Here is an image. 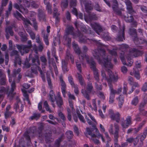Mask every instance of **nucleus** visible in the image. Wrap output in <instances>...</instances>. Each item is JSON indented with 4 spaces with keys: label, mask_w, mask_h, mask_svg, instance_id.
<instances>
[{
    "label": "nucleus",
    "mask_w": 147,
    "mask_h": 147,
    "mask_svg": "<svg viewBox=\"0 0 147 147\" xmlns=\"http://www.w3.org/2000/svg\"><path fill=\"white\" fill-rule=\"evenodd\" d=\"M95 129H96V135L94 134H92V131H90V129L88 128L87 129V132L88 134L90 135L92 137V139L94 141V142L96 144H98L99 143V141L98 140L96 139H95V138H101L102 141L104 142L105 140L102 135L99 134L98 131L97 129H96L95 128Z\"/></svg>",
    "instance_id": "f257e3e1"
},
{
    "label": "nucleus",
    "mask_w": 147,
    "mask_h": 147,
    "mask_svg": "<svg viewBox=\"0 0 147 147\" xmlns=\"http://www.w3.org/2000/svg\"><path fill=\"white\" fill-rule=\"evenodd\" d=\"M14 15L19 20L20 19H21L22 20L24 21V23L26 25L28 24H32L27 19H25L24 18H23L21 16V15L18 12H16V13L14 14ZM32 22L33 23V26L35 28H36V23L35 22V20H34L32 21Z\"/></svg>",
    "instance_id": "f03ea898"
},
{
    "label": "nucleus",
    "mask_w": 147,
    "mask_h": 147,
    "mask_svg": "<svg viewBox=\"0 0 147 147\" xmlns=\"http://www.w3.org/2000/svg\"><path fill=\"white\" fill-rule=\"evenodd\" d=\"M113 127L111 126L109 129V131L110 133L112 134H117L119 130V127L117 125H115L114 126V128H113L112 130Z\"/></svg>",
    "instance_id": "7ed1b4c3"
},
{
    "label": "nucleus",
    "mask_w": 147,
    "mask_h": 147,
    "mask_svg": "<svg viewBox=\"0 0 147 147\" xmlns=\"http://www.w3.org/2000/svg\"><path fill=\"white\" fill-rule=\"evenodd\" d=\"M131 120L130 117L128 118L122 124V126L123 128H127L131 124Z\"/></svg>",
    "instance_id": "20e7f679"
},
{
    "label": "nucleus",
    "mask_w": 147,
    "mask_h": 147,
    "mask_svg": "<svg viewBox=\"0 0 147 147\" xmlns=\"http://www.w3.org/2000/svg\"><path fill=\"white\" fill-rule=\"evenodd\" d=\"M92 88V85L91 84H90V86H88V88L87 92L84 90H82V93L83 94L84 96L87 98V99H88V93L90 92V90Z\"/></svg>",
    "instance_id": "39448f33"
},
{
    "label": "nucleus",
    "mask_w": 147,
    "mask_h": 147,
    "mask_svg": "<svg viewBox=\"0 0 147 147\" xmlns=\"http://www.w3.org/2000/svg\"><path fill=\"white\" fill-rule=\"evenodd\" d=\"M89 117L90 118L92 121L93 122H94V124L95 125L96 124V122L95 121L94 118L90 114H88L86 115V118L87 119V121L88 123L90 125L92 124V123L90 122V120L88 119V118Z\"/></svg>",
    "instance_id": "423d86ee"
},
{
    "label": "nucleus",
    "mask_w": 147,
    "mask_h": 147,
    "mask_svg": "<svg viewBox=\"0 0 147 147\" xmlns=\"http://www.w3.org/2000/svg\"><path fill=\"white\" fill-rule=\"evenodd\" d=\"M111 118L113 119H115L116 121H118L119 119V114L117 113L116 114H114L113 113L112 111L109 113Z\"/></svg>",
    "instance_id": "0eeeda50"
},
{
    "label": "nucleus",
    "mask_w": 147,
    "mask_h": 147,
    "mask_svg": "<svg viewBox=\"0 0 147 147\" xmlns=\"http://www.w3.org/2000/svg\"><path fill=\"white\" fill-rule=\"evenodd\" d=\"M115 93V91L113 89L111 90V93L110 96L109 102L110 103H112L113 101L114 94Z\"/></svg>",
    "instance_id": "6e6552de"
},
{
    "label": "nucleus",
    "mask_w": 147,
    "mask_h": 147,
    "mask_svg": "<svg viewBox=\"0 0 147 147\" xmlns=\"http://www.w3.org/2000/svg\"><path fill=\"white\" fill-rule=\"evenodd\" d=\"M57 105L59 106H60L63 104V102L61 98L60 97L59 93L58 94V97L57 98Z\"/></svg>",
    "instance_id": "1a4fd4ad"
},
{
    "label": "nucleus",
    "mask_w": 147,
    "mask_h": 147,
    "mask_svg": "<svg viewBox=\"0 0 147 147\" xmlns=\"http://www.w3.org/2000/svg\"><path fill=\"white\" fill-rule=\"evenodd\" d=\"M61 86H62V87L61 88V90H62V92L63 93V96L64 97H65V85L64 83L61 80Z\"/></svg>",
    "instance_id": "9d476101"
},
{
    "label": "nucleus",
    "mask_w": 147,
    "mask_h": 147,
    "mask_svg": "<svg viewBox=\"0 0 147 147\" xmlns=\"http://www.w3.org/2000/svg\"><path fill=\"white\" fill-rule=\"evenodd\" d=\"M22 91L23 93V95L26 98V100L28 102L29 104L30 102L28 98V96L26 94V91L24 89H22Z\"/></svg>",
    "instance_id": "9b49d317"
},
{
    "label": "nucleus",
    "mask_w": 147,
    "mask_h": 147,
    "mask_svg": "<svg viewBox=\"0 0 147 147\" xmlns=\"http://www.w3.org/2000/svg\"><path fill=\"white\" fill-rule=\"evenodd\" d=\"M44 107L46 109L47 111H48L49 112H51V110L49 108L48 104L46 101H45L44 103Z\"/></svg>",
    "instance_id": "f8f14e48"
},
{
    "label": "nucleus",
    "mask_w": 147,
    "mask_h": 147,
    "mask_svg": "<svg viewBox=\"0 0 147 147\" xmlns=\"http://www.w3.org/2000/svg\"><path fill=\"white\" fill-rule=\"evenodd\" d=\"M125 3L127 5V8L129 9H130L131 8V3L130 1L129 0H126Z\"/></svg>",
    "instance_id": "ddd939ff"
},
{
    "label": "nucleus",
    "mask_w": 147,
    "mask_h": 147,
    "mask_svg": "<svg viewBox=\"0 0 147 147\" xmlns=\"http://www.w3.org/2000/svg\"><path fill=\"white\" fill-rule=\"evenodd\" d=\"M50 98L52 102L54 101L55 99H56V98L55 97L54 94H53V92L52 91H51L50 93Z\"/></svg>",
    "instance_id": "4468645a"
},
{
    "label": "nucleus",
    "mask_w": 147,
    "mask_h": 147,
    "mask_svg": "<svg viewBox=\"0 0 147 147\" xmlns=\"http://www.w3.org/2000/svg\"><path fill=\"white\" fill-rule=\"evenodd\" d=\"M73 13H74L75 15H76L77 17L79 16H80L79 17V18H82V15L80 13L79 14H78L77 12V11L76 9H74L72 11Z\"/></svg>",
    "instance_id": "2eb2a0df"
},
{
    "label": "nucleus",
    "mask_w": 147,
    "mask_h": 147,
    "mask_svg": "<svg viewBox=\"0 0 147 147\" xmlns=\"http://www.w3.org/2000/svg\"><path fill=\"white\" fill-rule=\"evenodd\" d=\"M77 114L80 121L83 122H85V121L83 116L82 115L79 114L78 112L77 113Z\"/></svg>",
    "instance_id": "dca6fc26"
},
{
    "label": "nucleus",
    "mask_w": 147,
    "mask_h": 147,
    "mask_svg": "<svg viewBox=\"0 0 147 147\" xmlns=\"http://www.w3.org/2000/svg\"><path fill=\"white\" fill-rule=\"evenodd\" d=\"M27 32L30 34L31 38L33 39H34L35 37V35L30 30H27Z\"/></svg>",
    "instance_id": "f3484780"
},
{
    "label": "nucleus",
    "mask_w": 147,
    "mask_h": 147,
    "mask_svg": "<svg viewBox=\"0 0 147 147\" xmlns=\"http://www.w3.org/2000/svg\"><path fill=\"white\" fill-rule=\"evenodd\" d=\"M123 102V98L122 96L120 97L119 99V104L120 107H121Z\"/></svg>",
    "instance_id": "a211bd4d"
},
{
    "label": "nucleus",
    "mask_w": 147,
    "mask_h": 147,
    "mask_svg": "<svg viewBox=\"0 0 147 147\" xmlns=\"http://www.w3.org/2000/svg\"><path fill=\"white\" fill-rule=\"evenodd\" d=\"M138 102V100L137 97L135 98L132 100V103L133 105H136Z\"/></svg>",
    "instance_id": "6ab92c4d"
},
{
    "label": "nucleus",
    "mask_w": 147,
    "mask_h": 147,
    "mask_svg": "<svg viewBox=\"0 0 147 147\" xmlns=\"http://www.w3.org/2000/svg\"><path fill=\"white\" fill-rule=\"evenodd\" d=\"M67 2L65 0L63 2H62L61 4V6L62 8L65 7L67 6Z\"/></svg>",
    "instance_id": "aec40b11"
},
{
    "label": "nucleus",
    "mask_w": 147,
    "mask_h": 147,
    "mask_svg": "<svg viewBox=\"0 0 147 147\" xmlns=\"http://www.w3.org/2000/svg\"><path fill=\"white\" fill-rule=\"evenodd\" d=\"M98 96L102 99H104L105 97L103 94L102 92H99L98 93Z\"/></svg>",
    "instance_id": "412c9836"
},
{
    "label": "nucleus",
    "mask_w": 147,
    "mask_h": 147,
    "mask_svg": "<svg viewBox=\"0 0 147 147\" xmlns=\"http://www.w3.org/2000/svg\"><path fill=\"white\" fill-rule=\"evenodd\" d=\"M142 90L144 91L147 90V83H145L144 85L142 88Z\"/></svg>",
    "instance_id": "4be33fe9"
},
{
    "label": "nucleus",
    "mask_w": 147,
    "mask_h": 147,
    "mask_svg": "<svg viewBox=\"0 0 147 147\" xmlns=\"http://www.w3.org/2000/svg\"><path fill=\"white\" fill-rule=\"evenodd\" d=\"M134 75L137 79H139L140 78L139 74L138 72H135L134 73Z\"/></svg>",
    "instance_id": "5701e85b"
},
{
    "label": "nucleus",
    "mask_w": 147,
    "mask_h": 147,
    "mask_svg": "<svg viewBox=\"0 0 147 147\" xmlns=\"http://www.w3.org/2000/svg\"><path fill=\"white\" fill-rule=\"evenodd\" d=\"M59 115L62 120L63 121L65 120V117L61 113H59Z\"/></svg>",
    "instance_id": "b1692460"
},
{
    "label": "nucleus",
    "mask_w": 147,
    "mask_h": 147,
    "mask_svg": "<svg viewBox=\"0 0 147 147\" xmlns=\"http://www.w3.org/2000/svg\"><path fill=\"white\" fill-rule=\"evenodd\" d=\"M121 71L124 73H125L127 71V69L125 67H123L121 68Z\"/></svg>",
    "instance_id": "393cba45"
},
{
    "label": "nucleus",
    "mask_w": 147,
    "mask_h": 147,
    "mask_svg": "<svg viewBox=\"0 0 147 147\" xmlns=\"http://www.w3.org/2000/svg\"><path fill=\"white\" fill-rule=\"evenodd\" d=\"M20 11L22 12L23 13H25L27 12L28 11L27 9H25L24 8H21L20 9Z\"/></svg>",
    "instance_id": "a878e982"
},
{
    "label": "nucleus",
    "mask_w": 147,
    "mask_h": 147,
    "mask_svg": "<svg viewBox=\"0 0 147 147\" xmlns=\"http://www.w3.org/2000/svg\"><path fill=\"white\" fill-rule=\"evenodd\" d=\"M42 102H40L38 104V109L40 110H42Z\"/></svg>",
    "instance_id": "bb28decb"
},
{
    "label": "nucleus",
    "mask_w": 147,
    "mask_h": 147,
    "mask_svg": "<svg viewBox=\"0 0 147 147\" xmlns=\"http://www.w3.org/2000/svg\"><path fill=\"white\" fill-rule=\"evenodd\" d=\"M90 107H92V108L93 109L94 111H96V105L95 104L94 102H93V104H92V106H91Z\"/></svg>",
    "instance_id": "cd10ccee"
},
{
    "label": "nucleus",
    "mask_w": 147,
    "mask_h": 147,
    "mask_svg": "<svg viewBox=\"0 0 147 147\" xmlns=\"http://www.w3.org/2000/svg\"><path fill=\"white\" fill-rule=\"evenodd\" d=\"M47 36H44V40L45 42V43L47 45H48L49 44L48 40H47Z\"/></svg>",
    "instance_id": "c85d7f7f"
},
{
    "label": "nucleus",
    "mask_w": 147,
    "mask_h": 147,
    "mask_svg": "<svg viewBox=\"0 0 147 147\" xmlns=\"http://www.w3.org/2000/svg\"><path fill=\"white\" fill-rule=\"evenodd\" d=\"M68 79L69 82L71 84V85L72 86L73 84H74V83L73 82L72 78L70 77H69Z\"/></svg>",
    "instance_id": "c756f323"
},
{
    "label": "nucleus",
    "mask_w": 147,
    "mask_h": 147,
    "mask_svg": "<svg viewBox=\"0 0 147 147\" xmlns=\"http://www.w3.org/2000/svg\"><path fill=\"white\" fill-rule=\"evenodd\" d=\"M128 62L129 63L127 64L128 66H131L133 63V60L131 59L130 60L128 59Z\"/></svg>",
    "instance_id": "7c9ffc66"
},
{
    "label": "nucleus",
    "mask_w": 147,
    "mask_h": 147,
    "mask_svg": "<svg viewBox=\"0 0 147 147\" xmlns=\"http://www.w3.org/2000/svg\"><path fill=\"white\" fill-rule=\"evenodd\" d=\"M11 86L12 91H13L14 90L15 87V84L14 82H13L11 84Z\"/></svg>",
    "instance_id": "2f4dec72"
},
{
    "label": "nucleus",
    "mask_w": 147,
    "mask_h": 147,
    "mask_svg": "<svg viewBox=\"0 0 147 147\" xmlns=\"http://www.w3.org/2000/svg\"><path fill=\"white\" fill-rule=\"evenodd\" d=\"M139 86V85L138 84H137V83H135L134 84V85L132 88V90H131L132 92L134 89V87H137V86Z\"/></svg>",
    "instance_id": "473e14b6"
},
{
    "label": "nucleus",
    "mask_w": 147,
    "mask_h": 147,
    "mask_svg": "<svg viewBox=\"0 0 147 147\" xmlns=\"http://www.w3.org/2000/svg\"><path fill=\"white\" fill-rule=\"evenodd\" d=\"M23 87L25 89H28L29 88L30 86L27 84H25L24 85Z\"/></svg>",
    "instance_id": "72a5a7b5"
},
{
    "label": "nucleus",
    "mask_w": 147,
    "mask_h": 147,
    "mask_svg": "<svg viewBox=\"0 0 147 147\" xmlns=\"http://www.w3.org/2000/svg\"><path fill=\"white\" fill-rule=\"evenodd\" d=\"M67 134L68 135H70V136L71 137L72 135V132L71 131H69L67 132Z\"/></svg>",
    "instance_id": "f704fd0d"
},
{
    "label": "nucleus",
    "mask_w": 147,
    "mask_h": 147,
    "mask_svg": "<svg viewBox=\"0 0 147 147\" xmlns=\"http://www.w3.org/2000/svg\"><path fill=\"white\" fill-rule=\"evenodd\" d=\"M7 3V0H2V5L3 6L5 5Z\"/></svg>",
    "instance_id": "c9c22d12"
},
{
    "label": "nucleus",
    "mask_w": 147,
    "mask_h": 147,
    "mask_svg": "<svg viewBox=\"0 0 147 147\" xmlns=\"http://www.w3.org/2000/svg\"><path fill=\"white\" fill-rule=\"evenodd\" d=\"M98 112L99 113L100 115L101 116V117L103 118L104 117V116L101 111L100 110H99Z\"/></svg>",
    "instance_id": "e433bc0d"
},
{
    "label": "nucleus",
    "mask_w": 147,
    "mask_h": 147,
    "mask_svg": "<svg viewBox=\"0 0 147 147\" xmlns=\"http://www.w3.org/2000/svg\"><path fill=\"white\" fill-rule=\"evenodd\" d=\"M29 48H25L23 49V50L25 51V52L26 53H27L29 51Z\"/></svg>",
    "instance_id": "4c0bfd02"
},
{
    "label": "nucleus",
    "mask_w": 147,
    "mask_h": 147,
    "mask_svg": "<svg viewBox=\"0 0 147 147\" xmlns=\"http://www.w3.org/2000/svg\"><path fill=\"white\" fill-rule=\"evenodd\" d=\"M106 60L107 62H105V63L104 64V65L105 66H106V65H107L108 64L110 65V62L109 61H108L107 60Z\"/></svg>",
    "instance_id": "58836bf2"
},
{
    "label": "nucleus",
    "mask_w": 147,
    "mask_h": 147,
    "mask_svg": "<svg viewBox=\"0 0 147 147\" xmlns=\"http://www.w3.org/2000/svg\"><path fill=\"white\" fill-rule=\"evenodd\" d=\"M68 96H69V98H70L73 99H74V97L73 95H71L70 94H69Z\"/></svg>",
    "instance_id": "ea45409f"
},
{
    "label": "nucleus",
    "mask_w": 147,
    "mask_h": 147,
    "mask_svg": "<svg viewBox=\"0 0 147 147\" xmlns=\"http://www.w3.org/2000/svg\"><path fill=\"white\" fill-rule=\"evenodd\" d=\"M6 49V46L5 45H3L2 47L1 48V49L3 51H5Z\"/></svg>",
    "instance_id": "a19ab883"
},
{
    "label": "nucleus",
    "mask_w": 147,
    "mask_h": 147,
    "mask_svg": "<svg viewBox=\"0 0 147 147\" xmlns=\"http://www.w3.org/2000/svg\"><path fill=\"white\" fill-rule=\"evenodd\" d=\"M100 127L101 128V131L102 132H104L105 131L104 129L103 126L101 124H100Z\"/></svg>",
    "instance_id": "79ce46f5"
},
{
    "label": "nucleus",
    "mask_w": 147,
    "mask_h": 147,
    "mask_svg": "<svg viewBox=\"0 0 147 147\" xmlns=\"http://www.w3.org/2000/svg\"><path fill=\"white\" fill-rule=\"evenodd\" d=\"M127 140L128 142H131L133 141V139L131 138H129Z\"/></svg>",
    "instance_id": "37998d69"
},
{
    "label": "nucleus",
    "mask_w": 147,
    "mask_h": 147,
    "mask_svg": "<svg viewBox=\"0 0 147 147\" xmlns=\"http://www.w3.org/2000/svg\"><path fill=\"white\" fill-rule=\"evenodd\" d=\"M50 27L49 26H47V31L48 33L50 32Z\"/></svg>",
    "instance_id": "c03bdc74"
},
{
    "label": "nucleus",
    "mask_w": 147,
    "mask_h": 147,
    "mask_svg": "<svg viewBox=\"0 0 147 147\" xmlns=\"http://www.w3.org/2000/svg\"><path fill=\"white\" fill-rule=\"evenodd\" d=\"M111 28L112 30H114L116 29L117 27L116 26L113 25L112 26Z\"/></svg>",
    "instance_id": "a18cd8bd"
},
{
    "label": "nucleus",
    "mask_w": 147,
    "mask_h": 147,
    "mask_svg": "<svg viewBox=\"0 0 147 147\" xmlns=\"http://www.w3.org/2000/svg\"><path fill=\"white\" fill-rule=\"evenodd\" d=\"M74 130L75 131V132L77 134H78V129L76 127H75L74 128Z\"/></svg>",
    "instance_id": "49530a36"
},
{
    "label": "nucleus",
    "mask_w": 147,
    "mask_h": 147,
    "mask_svg": "<svg viewBox=\"0 0 147 147\" xmlns=\"http://www.w3.org/2000/svg\"><path fill=\"white\" fill-rule=\"evenodd\" d=\"M73 117H74V121L76 122L77 121V117H76V116L75 115H74V116H73Z\"/></svg>",
    "instance_id": "de8ad7c7"
},
{
    "label": "nucleus",
    "mask_w": 147,
    "mask_h": 147,
    "mask_svg": "<svg viewBox=\"0 0 147 147\" xmlns=\"http://www.w3.org/2000/svg\"><path fill=\"white\" fill-rule=\"evenodd\" d=\"M68 118L69 121L71 120V115H69V113H68Z\"/></svg>",
    "instance_id": "09e8293b"
},
{
    "label": "nucleus",
    "mask_w": 147,
    "mask_h": 147,
    "mask_svg": "<svg viewBox=\"0 0 147 147\" xmlns=\"http://www.w3.org/2000/svg\"><path fill=\"white\" fill-rule=\"evenodd\" d=\"M127 86H125L124 87V93H125L126 92Z\"/></svg>",
    "instance_id": "8fccbe9b"
},
{
    "label": "nucleus",
    "mask_w": 147,
    "mask_h": 147,
    "mask_svg": "<svg viewBox=\"0 0 147 147\" xmlns=\"http://www.w3.org/2000/svg\"><path fill=\"white\" fill-rule=\"evenodd\" d=\"M41 59L42 61L44 62H45L46 61V59L44 57H42L41 58Z\"/></svg>",
    "instance_id": "3c124183"
},
{
    "label": "nucleus",
    "mask_w": 147,
    "mask_h": 147,
    "mask_svg": "<svg viewBox=\"0 0 147 147\" xmlns=\"http://www.w3.org/2000/svg\"><path fill=\"white\" fill-rule=\"evenodd\" d=\"M121 61H122V63L123 64H125L126 63L124 61V60L123 59V57H121Z\"/></svg>",
    "instance_id": "603ef678"
},
{
    "label": "nucleus",
    "mask_w": 147,
    "mask_h": 147,
    "mask_svg": "<svg viewBox=\"0 0 147 147\" xmlns=\"http://www.w3.org/2000/svg\"><path fill=\"white\" fill-rule=\"evenodd\" d=\"M3 129L4 130H5L7 131H8L9 130V128L7 127L6 128H3Z\"/></svg>",
    "instance_id": "864d4df0"
},
{
    "label": "nucleus",
    "mask_w": 147,
    "mask_h": 147,
    "mask_svg": "<svg viewBox=\"0 0 147 147\" xmlns=\"http://www.w3.org/2000/svg\"><path fill=\"white\" fill-rule=\"evenodd\" d=\"M74 91H75V93L76 94H77L78 92V89H77V88H76L75 90Z\"/></svg>",
    "instance_id": "5fc2aeb1"
},
{
    "label": "nucleus",
    "mask_w": 147,
    "mask_h": 147,
    "mask_svg": "<svg viewBox=\"0 0 147 147\" xmlns=\"http://www.w3.org/2000/svg\"><path fill=\"white\" fill-rule=\"evenodd\" d=\"M12 77H9V82H12Z\"/></svg>",
    "instance_id": "6e6d98bb"
},
{
    "label": "nucleus",
    "mask_w": 147,
    "mask_h": 147,
    "mask_svg": "<svg viewBox=\"0 0 147 147\" xmlns=\"http://www.w3.org/2000/svg\"><path fill=\"white\" fill-rule=\"evenodd\" d=\"M10 108V106H7L6 107V111H8Z\"/></svg>",
    "instance_id": "4d7b16f0"
},
{
    "label": "nucleus",
    "mask_w": 147,
    "mask_h": 147,
    "mask_svg": "<svg viewBox=\"0 0 147 147\" xmlns=\"http://www.w3.org/2000/svg\"><path fill=\"white\" fill-rule=\"evenodd\" d=\"M3 59L2 58L0 59V63H2L3 61Z\"/></svg>",
    "instance_id": "13d9d810"
},
{
    "label": "nucleus",
    "mask_w": 147,
    "mask_h": 147,
    "mask_svg": "<svg viewBox=\"0 0 147 147\" xmlns=\"http://www.w3.org/2000/svg\"><path fill=\"white\" fill-rule=\"evenodd\" d=\"M49 117L50 119H53V116L52 115H50L49 116Z\"/></svg>",
    "instance_id": "bf43d9fd"
},
{
    "label": "nucleus",
    "mask_w": 147,
    "mask_h": 147,
    "mask_svg": "<svg viewBox=\"0 0 147 147\" xmlns=\"http://www.w3.org/2000/svg\"><path fill=\"white\" fill-rule=\"evenodd\" d=\"M106 107L105 106H103V109L104 111H105V109H106Z\"/></svg>",
    "instance_id": "052dcab7"
},
{
    "label": "nucleus",
    "mask_w": 147,
    "mask_h": 147,
    "mask_svg": "<svg viewBox=\"0 0 147 147\" xmlns=\"http://www.w3.org/2000/svg\"><path fill=\"white\" fill-rule=\"evenodd\" d=\"M105 3L109 6H110L109 3L108 2H107L105 0H104Z\"/></svg>",
    "instance_id": "680f3d73"
},
{
    "label": "nucleus",
    "mask_w": 147,
    "mask_h": 147,
    "mask_svg": "<svg viewBox=\"0 0 147 147\" xmlns=\"http://www.w3.org/2000/svg\"><path fill=\"white\" fill-rule=\"evenodd\" d=\"M115 147H120L117 144H115Z\"/></svg>",
    "instance_id": "e2e57ef3"
},
{
    "label": "nucleus",
    "mask_w": 147,
    "mask_h": 147,
    "mask_svg": "<svg viewBox=\"0 0 147 147\" xmlns=\"http://www.w3.org/2000/svg\"><path fill=\"white\" fill-rule=\"evenodd\" d=\"M67 18H69V17H70V15H69V13L67 12Z\"/></svg>",
    "instance_id": "0e129e2a"
},
{
    "label": "nucleus",
    "mask_w": 147,
    "mask_h": 147,
    "mask_svg": "<svg viewBox=\"0 0 147 147\" xmlns=\"http://www.w3.org/2000/svg\"><path fill=\"white\" fill-rule=\"evenodd\" d=\"M9 45L10 46L12 45V42L11 41H10L9 42Z\"/></svg>",
    "instance_id": "69168bd1"
},
{
    "label": "nucleus",
    "mask_w": 147,
    "mask_h": 147,
    "mask_svg": "<svg viewBox=\"0 0 147 147\" xmlns=\"http://www.w3.org/2000/svg\"><path fill=\"white\" fill-rule=\"evenodd\" d=\"M48 82L49 85H50V80L49 79L48 80Z\"/></svg>",
    "instance_id": "338daca9"
},
{
    "label": "nucleus",
    "mask_w": 147,
    "mask_h": 147,
    "mask_svg": "<svg viewBox=\"0 0 147 147\" xmlns=\"http://www.w3.org/2000/svg\"><path fill=\"white\" fill-rule=\"evenodd\" d=\"M132 131V129H129L128 130V133H129L131 131Z\"/></svg>",
    "instance_id": "774afa93"
}]
</instances>
